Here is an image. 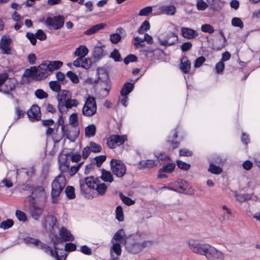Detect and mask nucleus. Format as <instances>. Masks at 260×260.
<instances>
[{
	"label": "nucleus",
	"instance_id": "19",
	"mask_svg": "<svg viewBox=\"0 0 260 260\" xmlns=\"http://www.w3.org/2000/svg\"><path fill=\"white\" fill-rule=\"evenodd\" d=\"M112 246L110 248L111 260H119L121 254V244L118 243H112Z\"/></svg>",
	"mask_w": 260,
	"mask_h": 260
},
{
	"label": "nucleus",
	"instance_id": "9",
	"mask_svg": "<svg viewBox=\"0 0 260 260\" xmlns=\"http://www.w3.org/2000/svg\"><path fill=\"white\" fill-rule=\"evenodd\" d=\"M59 235L61 237V239L56 235L52 238L54 248L56 250L58 249L57 245L58 243H62L63 241H72L74 240V237L71 234L70 232L64 227H62L60 230Z\"/></svg>",
	"mask_w": 260,
	"mask_h": 260
},
{
	"label": "nucleus",
	"instance_id": "60",
	"mask_svg": "<svg viewBox=\"0 0 260 260\" xmlns=\"http://www.w3.org/2000/svg\"><path fill=\"white\" fill-rule=\"evenodd\" d=\"M36 38L41 40L44 41L46 39L47 36L46 34L42 29H38L36 33Z\"/></svg>",
	"mask_w": 260,
	"mask_h": 260
},
{
	"label": "nucleus",
	"instance_id": "14",
	"mask_svg": "<svg viewBox=\"0 0 260 260\" xmlns=\"http://www.w3.org/2000/svg\"><path fill=\"white\" fill-rule=\"evenodd\" d=\"M127 140L126 135H113L108 139L107 145L110 148H114L123 144Z\"/></svg>",
	"mask_w": 260,
	"mask_h": 260
},
{
	"label": "nucleus",
	"instance_id": "10",
	"mask_svg": "<svg viewBox=\"0 0 260 260\" xmlns=\"http://www.w3.org/2000/svg\"><path fill=\"white\" fill-rule=\"evenodd\" d=\"M151 242L149 241L142 242L134 241L132 242H127L126 248L130 252L136 254L140 252L144 248L151 246Z\"/></svg>",
	"mask_w": 260,
	"mask_h": 260
},
{
	"label": "nucleus",
	"instance_id": "50",
	"mask_svg": "<svg viewBox=\"0 0 260 260\" xmlns=\"http://www.w3.org/2000/svg\"><path fill=\"white\" fill-rule=\"evenodd\" d=\"M110 57L115 61H120L122 60L118 50L115 49L110 54Z\"/></svg>",
	"mask_w": 260,
	"mask_h": 260
},
{
	"label": "nucleus",
	"instance_id": "47",
	"mask_svg": "<svg viewBox=\"0 0 260 260\" xmlns=\"http://www.w3.org/2000/svg\"><path fill=\"white\" fill-rule=\"evenodd\" d=\"M120 197L123 203L127 206H131L135 203V201L124 195L120 194Z\"/></svg>",
	"mask_w": 260,
	"mask_h": 260
},
{
	"label": "nucleus",
	"instance_id": "49",
	"mask_svg": "<svg viewBox=\"0 0 260 260\" xmlns=\"http://www.w3.org/2000/svg\"><path fill=\"white\" fill-rule=\"evenodd\" d=\"M89 147L91 152L94 153L100 152L102 150V147L101 145L95 143V142H90L89 144Z\"/></svg>",
	"mask_w": 260,
	"mask_h": 260
},
{
	"label": "nucleus",
	"instance_id": "29",
	"mask_svg": "<svg viewBox=\"0 0 260 260\" xmlns=\"http://www.w3.org/2000/svg\"><path fill=\"white\" fill-rule=\"evenodd\" d=\"M106 24L104 23H99L98 24H96L95 25H93L87 29L85 32V34L87 35H93L100 30L103 29L105 26Z\"/></svg>",
	"mask_w": 260,
	"mask_h": 260
},
{
	"label": "nucleus",
	"instance_id": "52",
	"mask_svg": "<svg viewBox=\"0 0 260 260\" xmlns=\"http://www.w3.org/2000/svg\"><path fill=\"white\" fill-rule=\"evenodd\" d=\"M35 93L36 97L39 99H43L48 97V94L43 89H37Z\"/></svg>",
	"mask_w": 260,
	"mask_h": 260
},
{
	"label": "nucleus",
	"instance_id": "36",
	"mask_svg": "<svg viewBox=\"0 0 260 260\" xmlns=\"http://www.w3.org/2000/svg\"><path fill=\"white\" fill-rule=\"evenodd\" d=\"M96 127L94 124L89 125L85 128V134L86 137H93L95 134Z\"/></svg>",
	"mask_w": 260,
	"mask_h": 260
},
{
	"label": "nucleus",
	"instance_id": "16",
	"mask_svg": "<svg viewBox=\"0 0 260 260\" xmlns=\"http://www.w3.org/2000/svg\"><path fill=\"white\" fill-rule=\"evenodd\" d=\"M16 82L13 79H10L4 85H1L0 87V92L5 94H8L9 96L12 98L13 95L10 94V92L14 90L16 86Z\"/></svg>",
	"mask_w": 260,
	"mask_h": 260
},
{
	"label": "nucleus",
	"instance_id": "39",
	"mask_svg": "<svg viewBox=\"0 0 260 260\" xmlns=\"http://www.w3.org/2000/svg\"><path fill=\"white\" fill-rule=\"evenodd\" d=\"M208 171L212 174H219L222 172V169L219 166L211 164L208 169Z\"/></svg>",
	"mask_w": 260,
	"mask_h": 260
},
{
	"label": "nucleus",
	"instance_id": "5",
	"mask_svg": "<svg viewBox=\"0 0 260 260\" xmlns=\"http://www.w3.org/2000/svg\"><path fill=\"white\" fill-rule=\"evenodd\" d=\"M166 188L185 194L193 193V191L189 188L188 183L185 181L180 179L169 184L167 186L164 185V189Z\"/></svg>",
	"mask_w": 260,
	"mask_h": 260
},
{
	"label": "nucleus",
	"instance_id": "54",
	"mask_svg": "<svg viewBox=\"0 0 260 260\" xmlns=\"http://www.w3.org/2000/svg\"><path fill=\"white\" fill-rule=\"evenodd\" d=\"M121 39V36L117 32L111 34L110 36V40L113 44H116Z\"/></svg>",
	"mask_w": 260,
	"mask_h": 260
},
{
	"label": "nucleus",
	"instance_id": "26",
	"mask_svg": "<svg viewBox=\"0 0 260 260\" xmlns=\"http://www.w3.org/2000/svg\"><path fill=\"white\" fill-rule=\"evenodd\" d=\"M158 160H145L139 162L138 168L139 169H144L145 168H151L155 166Z\"/></svg>",
	"mask_w": 260,
	"mask_h": 260
},
{
	"label": "nucleus",
	"instance_id": "33",
	"mask_svg": "<svg viewBox=\"0 0 260 260\" xmlns=\"http://www.w3.org/2000/svg\"><path fill=\"white\" fill-rule=\"evenodd\" d=\"M101 179L105 182L111 183L114 178L110 172L103 169L102 170Z\"/></svg>",
	"mask_w": 260,
	"mask_h": 260
},
{
	"label": "nucleus",
	"instance_id": "43",
	"mask_svg": "<svg viewBox=\"0 0 260 260\" xmlns=\"http://www.w3.org/2000/svg\"><path fill=\"white\" fill-rule=\"evenodd\" d=\"M116 218L119 221H122L124 219L123 212L121 206L117 207L116 209Z\"/></svg>",
	"mask_w": 260,
	"mask_h": 260
},
{
	"label": "nucleus",
	"instance_id": "6",
	"mask_svg": "<svg viewBox=\"0 0 260 260\" xmlns=\"http://www.w3.org/2000/svg\"><path fill=\"white\" fill-rule=\"evenodd\" d=\"M97 111V106L94 98L88 96L82 109V114L85 117H90L94 116Z\"/></svg>",
	"mask_w": 260,
	"mask_h": 260
},
{
	"label": "nucleus",
	"instance_id": "64",
	"mask_svg": "<svg viewBox=\"0 0 260 260\" xmlns=\"http://www.w3.org/2000/svg\"><path fill=\"white\" fill-rule=\"evenodd\" d=\"M26 36L27 38V39L30 41L32 45H35L36 44L37 38L36 35H35L34 34L31 32H27L26 34Z\"/></svg>",
	"mask_w": 260,
	"mask_h": 260
},
{
	"label": "nucleus",
	"instance_id": "55",
	"mask_svg": "<svg viewBox=\"0 0 260 260\" xmlns=\"http://www.w3.org/2000/svg\"><path fill=\"white\" fill-rule=\"evenodd\" d=\"M177 165L179 168L181 170L187 171L189 169L190 166L189 164L181 160L177 161Z\"/></svg>",
	"mask_w": 260,
	"mask_h": 260
},
{
	"label": "nucleus",
	"instance_id": "15",
	"mask_svg": "<svg viewBox=\"0 0 260 260\" xmlns=\"http://www.w3.org/2000/svg\"><path fill=\"white\" fill-rule=\"evenodd\" d=\"M69 156L64 153H61L58 156V161L59 169L61 172H67L70 166Z\"/></svg>",
	"mask_w": 260,
	"mask_h": 260
},
{
	"label": "nucleus",
	"instance_id": "27",
	"mask_svg": "<svg viewBox=\"0 0 260 260\" xmlns=\"http://www.w3.org/2000/svg\"><path fill=\"white\" fill-rule=\"evenodd\" d=\"M45 62L51 74L53 71L56 70L60 68L63 64L61 61L59 60H55L52 61H46Z\"/></svg>",
	"mask_w": 260,
	"mask_h": 260
},
{
	"label": "nucleus",
	"instance_id": "30",
	"mask_svg": "<svg viewBox=\"0 0 260 260\" xmlns=\"http://www.w3.org/2000/svg\"><path fill=\"white\" fill-rule=\"evenodd\" d=\"M88 53L87 48L84 45H81L76 49L74 54L76 56L84 57Z\"/></svg>",
	"mask_w": 260,
	"mask_h": 260
},
{
	"label": "nucleus",
	"instance_id": "63",
	"mask_svg": "<svg viewBox=\"0 0 260 260\" xmlns=\"http://www.w3.org/2000/svg\"><path fill=\"white\" fill-rule=\"evenodd\" d=\"M137 60V57L136 56L133 54H129L124 59V62L125 64H127L129 62L136 61Z\"/></svg>",
	"mask_w": 260,
	"mask_h": 260
},
{
	"label": "nucleus",
	"instance_id": "8",
	"mask_svg": "<svg viewBox=\"0 0 260 260\" xmlns=\"http://www.w3.org/2000/svg\"><path fill=\"white\" fill-rule=\"evenodd\" d=\"M110 167L113 174L118 178L122 177L126 173V166L120 160L111 159Z\"/></svg>",
	"mask_w": 260,
	"mask_h": 260
},
{
	"label": "nucleus",
	"instance_id": "45",
	"mask_svg": "<svg viewBox=\"0 0 260 260\" xmlns=\"http://www.w3.org/2000/svg\"><path fill=\"white\" fill-rule=\"evenodd\" d=\"M201 29L202 31L204 32H208L209 34H212L214 31V29L213 27L209 24H203L201 26Z\"/></svg>",
	"mask_w": 260,
	"mask_h": 260
},
{
	"label": "nucleus",
	"instance_id": "31",
	"mask_svg": "<svg viewBox=\"0 0 260 260\" xmlns=\"http://www.w3.org/2000/svg\"><path fill=\"white\" fill-rule=\"evenodd\" d=\"M134 88V83L129 82L125 83L120 91V95H128L131 92Z\"/></svg>",
	"mask_w": 260,
	"mask_h": 260
},
{
	"label": "nucleus",
	"instance_id": "1",
	"mask_svg": "<svg viewBox=\"0 0 260 260\" xmlns=\"http://www.w3.org/2000/svg\"><path fill=\"white\" fill-rule=\"evenodd\" d=\"M189 249L194 253L205 255L209 260H223V254L214 247L191 239L188 241Z\"/></svg>",
	"mask_w": 260,
	"mask_h": 260
},
{
	"label": "nucleus",
	"instance_id": "12",
	"mask_svg": "<svg viewBox=\"0 0 260 260\" xmlns=\"http://www.w3.org/2000/svg\"><path fill=\"white\" fill-rule=\"evenodd\" d=\"M64 24V17L58 15L53 17H47L45 20L46 25L55 30L60 29Z\"/></svg>",
	"mask_w": 260,
	"mask_h": 260
},
{
	"label": "nucleus",
	"instance_id": "22",
	"mask_svg": "<svg viewBox=\"0 0 260 260\" xmlns=\"http://www.w3.org/2000/svg\"><path fill=\"white\" fill-rule=\"evenodd\" d=\"M117 242L120 244H124L126 245V237L125 235L124 231L121 229L118 230L114 235L112 239L111 240V243Z\"/></svg>",
	"mask_w": 260,
	"mask_h": 260
},
{
	"label": "nucleus",
	"instance_id": "11",
	"mask_svg": "<svg viewBox=\"0 0 260 260\" xmlns=\"http://www.w3.org/2000/svg\"><path fill=\"white\" fill-rule=\"evenodd\" d=\"M79 105V102L76 99H72L71 98L67 101L66 103L58 110L60 115L58 119L59 124H63V119L62 115L67 114L69 111V109L72 108L73 107H77Z\"/></svg>",
	"mask_w": 260,
	"mask_h": 260
},
{
	"label": "nucleus",
	"instance_id": "58",
	"mask_svg": "<svg viewBox=\"0 0 260 260\" xmlns=\"http://www.w3.org/2000/svg\"><path fill=\"white\" fill-rule=\"evenodd\" d=\"M152 12V7H147L141 9L139 13V15L141 16H146L150 14Z\"/></svg>",
	"mask_w": 260,
	"mask_h": 260
},
{
	"label": "nucleus",
	"instance_id": "13",
	"mask_svg": "<svg viewBox=\"0 0 260 260\" xmlns=\"http://www.w3.org/2000/svg\"><path fill=\"white\" fill-rule=\"evenodd\" d=\"M12 39L9 36H3L0 39V49L3 54H11L12 53L11 45Z\"/></svg>",
	"mask_w": 260,
	"mask_h": 260
},
{
	"label": "nucleus",
	"instance_id": "44",
	"mask_svg": "<svg viewBox=\"0 0 260 260\" xmlns=\"http://www.w3.org/2000/svg\"><path fill=\"white\" fill-rule=\"evenodd\" d=\"M93 55L95 57L100 58L104 55V50L102 47L96 46L94 48Z\"/></svg>",
	"mask_w": 260,
	"mask_h": 260
},
{
	"label": "nucleus",
	"instance_id": "20",
	"mask_svg": "<svg viewBox=\"0 0 260 260\" xmlns=\"http://www.w3.org/2000/svg\"><path fill=\"white\" fill-rule=\"evenodd\" d=\"M28 117L33 121H38L41 119V113L40 108L37 105H33L27 111Z\"/></svg>",
	"mask_w": 260,
	"mask_h": 260
},
{
	"label": "nucleus",
	"instance_id": "23",
	"mask_svg": "<svg viewBox=\"0 0 260 260\" xmlns=\"http://www.w3.org/2000/svg\"><path fill=\"white\" fill-rule=\"evenodd\" d=\"M56 220L54 216L52 215L47 216L42 221V225L47 230H51L55 224Z\"/></svg>",
	"mask_w": 260,
	"mask_h": 260
},
{
	"label": "nucleus",
	"instance_id": "53",
	"mask_svg": "<svg viewBox=\"0 0 260 260\" xmlns=\"http://www.w3.org/2000/svg\"><path fill=\"white\" fill-rule=\"evenodd\" d=\"M208 6L207 3L205 2L203 0H198L197 3V7L198 10L204 11Z\"/></svg>",
	"mask_w": 260,
	"mask_h": 260
},
{
	"label": "nucleus",
	"instance_id": "56",
	"mask_svg": "<svg viewBox=\"0 0 260 260\" xmlns=\"http://www.w3.org/2000/svg\"><path fill=\"white\" fill-rule=\"evenodd\" d=\"M49 86L54 91L59 92L60 91V85L57 81H50L49 82Z\"/></svg>",
	"mask_w": 260,
	"mask_h": 260
},
{
	"label": "nucleus",
	"instance_id": "51",
	"mask_svg": "<svg viewBox=\"0 0 260 260\" xmlns=\"http://www.w3.org/2000/svg\"><path fill=\"white\" fill-rule=\"evenodd\" d=\"M67 76L70 79L72 82L77 84L79 82V79L76 74L72 71H68L67 73Z\"/></svg>",
	"mask_w": 260,
	"mask_h": 260
},
{
	"label": "nucleus",
	"instance_id": "38",
	"mask_svg": "<svg viewBox=\"0 0 260 260\" xmlns=\"http://www.w3.org/2000/svg\"><path fill=\"white\" fill-rule=\"evenodd\" d=\"M149 29H150L149 22L148 21L145 20L141 25L140 27H139V29L138 30V32L140 34H143L145 31L148 30Z\"/></svg>",
	"mask_w": 260,
	"mask_h": 260
},
{
	"label": "nucleus",
	"instance_id": "24",
	"mask_svg": "<svg viewBox=\"0 0 260 260\" xmlns=\"http://www.w3.org/2000/svg\"><path fill=\"white\" fill-rule=\"evenodd\" d=\"M172 133H173L172 136L169 137L167 142L170 145V149L171 148L173 150L178 147L179 142L175 140L178 137V132L177 129H174Z\"/></svg>",
	"mask_w": 260,
	"mask_h": 260
},
{
	"label": "nucleus",
	"instance_id": "3",
	"mask_svg": "<svg viewBox=\"0 0 260 260\" xmlns=\"http://www.w3.org/2000/svg\"><path fill=\"white\" fill-rule=\"evenodd\" d=\"M50 72L46 62H43L38 68L31 67L27 69L24 72V76L26 77H33L36 80H41L47 78Z\"/></svg>",
	"mask_w": 260,
	"mask_h": 260
},
{
	"label": "nucleus",
	"instance_id": "42",
	"mask_svg": "<svg viewBox=\"0 0 260 260\" xmlns=\"http://www.w3.org/2000/svg\"><path fill=\"white\" fill-rule=\"evenodd\" d=\"M13 224V221L12 219H8L1 223L0 228L4 230L8 229L12 227Z\"/></svg>",
	"mask_w": 260,
	"mask_h": 260
},
{
	"label": "nucleus",
	"instance_id": "48",
	"mask_svg": "<svg viewBox=\"0 0 260 260\" xmlns=\"http://www.w3.org/2000/svg\"><path fill=\"white\" fill-rule=\"evenodd\" d=\"M79 183L81 193L84 195H87L88 194V189H89V187H87V185L85 184L83 179L80 180Z\"/></svg>",
	"mask_w": 260,
	"mask_h": 260
},
{
	"label": "nucleus",
	"instance_id": "21",
	"mask_svg": "<svg viewBox=\"0 0 260 260\" xmlns=\"http://www.w3.org/2000/svg\"><path fill=\"white\" fill-rule=\"evenodd\" d=\"M182 37L187 39H193L199 36V33L195 30L189 27H182L181 28Z\"/></svg>",
	"mask_w": 260,
	"mask_h": 260
},
{
	"label": "nucleus",
	"instance_id": "46",
	"mask_svg": "<svg viewBox=\"0 0 260 260\" xmlns=\"http://www.w3.org/2000/svg\"><path fill=\"white\" fill-rule=\"evenodd\" d=\"M232 25L235 27H239L242 28L244 27V24L242 21L238 17H234L232 19Z\"/></svg>",
	"mask_w": 260,
	"mask_h": 260
},
{
	"label": "nucleus",
	"instance_id": "28",
	"mask_svg": "<svg viewBox=\"0 0 260 260\" xmlns=\"http://www.w3.org/2000/svg\"><path fill=\"white\" fill-rule=\"evenodd\" d=\"M96 75L98 79L102 82H106L108 79V74L106 70L103 68H99L97 69Z\"/></svg>",
	"mask_w": 260,
	"mask_h": 260
},
{
	"label": "nucleus",
	"instance_id": "62",
	"mask_svg": "<svg viewBox=\"0 0 260 260\" xmlns=\"http://www.w3.org/2000/svg\"><path fill=\"white\" fill-rule=\"evenodd\" d=\"M106 156L105 155H100L96 156L94 158V160L96 161V165L98 167H100L103 164L106 160Z\"/></svg>",
	"mask_w": 260,
	"mask_h": 260
},
{
	"label": "nucleus",
	"instance_id": "41",
	"mask_svg": "<svg viewBox=\"0 0 260 260\" xmlns=\"http://www.w3.org/2000/svg\"><path fill=\"white\" fill-rule=\"evenodd\" d=\"M176 7L173 5L164 7V13L168 15H174L176 12Z\"/></svg>",
	"mask_w": 260,
	"mask_h": 260
},
{
	"label": "nucleus",
	"instance_id": "61",
	"mask_svg": "<svg viewBox=\"0 0 260 260\" xmlns=\"http://www.w3.org/2000/svg\"><path fill=\"white\" fill-rule=\"evenodd\" d=\"M81 67L84 69H88L91 65V60L89 58L82 57V61L81 62Z\"/></svg>",
	"mask_w": 260,
	"mask_h": 260
},
{
	"label": "nucleus",
	"instance_id": "40",
	"mask_svg": "<svg viewBox=\"0 0 260 260\" xmlns=\"http://www.w3.org/2000/svg\"><path fill=\"white\" fill-rule=\"evenodd\" d=\"M66 194L69 199H73L75 198V189L71 186H68L66 188Z\"/></svg>",
	"mask_w": 260,
	"mask_h": 260
},
{
	"label": "nucleus",
	"instance_id": "17",
	"mask_svg": "<svg viewBox=\"0 0 260 260\" xmlns=\"http://www.w3.org/2000/svg\"><path fill=\"white\" fill-rule=\"evenodd\" d=\"M71 93L68 90H60L58 93L57 97L58 102V110L63 106L66 102L71 98Z\"/></svg>",
	"mask_w": 260,
	"mask_h": 260
},
{
	"label": "nucleus",
	"instance_id": "7",
	"mask_svg": "<svg viewBox=\"0 0 260 260\" xmlns=\"http://www.w3.org/2000/svg\"><path fill=\"white\" fill-rule=\"evenodd\" d=\"M66 185L65 177L62 174L58 175L52 183L51 195L53 198L59 196Z\"/></svg>",
	"mask_w": 260,
	"mask_h": 260
},
{
	"label": "nucleus",
	"instance_id": "2",
	"mask_svg": "<svg viewBox=\"0 0 260 260\" xmlns=\"http://www.w3.org/2000/svg\"><path fill=\"white\" fill-rule=\"evenodd\" d=\"M24 241L26 244L33 245L44 250L45 252L49 253L51 256L55 257L56 260H66V253L64 252L63 254L59 255L57 251H53L50 247L42 243L36 239L31 237H26L24 239Z\"/></svg>",
	"mask_w": 260,
	"mask_h": 260
},
{
	"label": "nucleus",
	"instance_id": "35",
	"mask_svg": "<svg viewBox=\"0 0 260 260\" xmlns=\"http://www.w3.org/2000/svg\"><path fill=\"white\" fill-rule=\"evenodd\" d=\"M178 41V37L175 33L171 34L170 37L164 40V46H170L174 44Z\"/></svg>",
	"mask_w": 260,
	"mask_h": 260
},
{
	"label": "nucleus",
	"instance_id": "34",
	"mask_svg": "<svg viewBox=\"0 0 260 260\" xmlns=\"http://www.w3.org/2000/svg\"><path fill=\"white\" fill-rule=\"evenodd\" d=\"M83 180L90 189H95L98 183L96 179L93 177H86Z\"/></svg>",
	"mask_w": 260,
	"mask_h": 260
},
{
	"label": "nucleus",
	"instance_id": "37",
	"mask_svg": "<svg viewBox=\"0 0 260 260\" xmlns=\"http://www.w3.org/2000/svg\"><path fill=\"white\" fill-rule=\"evenodd\" d=\"M95 189L99 195L103 196L105 193L107 189V186L104 183H98Z\"/></svg>",
	"mask_w": 260,
	"mask_h": 260
},
{
	"label": "nucleus",
	"instance_id": "4",
	"mask_svg": "<svg viewBox=\"0 0 260 260\" xmlns=\"http://www.w3.org/2000/svg\"><path fill=\"white\" fill-rule=\"evenodd\" d=\"M47 199L45 189L42 186L33 188L31 195L28 198L30 204L43 205Z\"/></svg>",
	"mask_w": 260,
	"mask_h": 260
},
{
	"label": "nucleus",
	"instance_id": "57",
	"mask_svg": "<svg viewBox=\"0 0 260 260\" xmlns=\"http://www.w3.org/2000/svg\"><path fill=\"white\" fill-rule=\"evenodd\" d=\"M175 167V164L174 163H169L166 165H164V173H172Z\"/></svg>",
	"mask_w": 260,
	"mask_h": 260
},
{
	"label": "nucleus",
	"instance_id": "25",
	"mask_svg": "<svg viewBox=\"0 0 260 260\" xmlns=\"http://www.w3.org/2000/svg\"><path fill=\"white\" fill-rule=\"evenodd\" d=\"M180 70L185 74L188 73L190 70V62L186 56H183L180 59Z\"/></svg>",
	"mask_w": 260,
	"mask_h": 260
},
{
	"label": "nucleus",
	"instance_id": "59",
	"mask_svg": "<svg viewBox=\"0 0 260 260\" xmlns=\"http://www.w3.org/2000/svg\"><path fill=\"white\" fill-rule=\"evenodd\" d=\"M16 216L19 221L24 222L27 218L26 214L22 211L17 210L16 211Z\"/></svg>",
	"mask_w": 260,
	"mask_h": 260
},
{
	"label": "nucleus",
	"instance_id": "18",
	"mask_svg": "<svg viewBox=\"0 0 260 260\" xmlns=\"http://www.w3.org/2000/svg\"><path fill=\"white\" fill-rule=\"evenodd\" d=\"M29 213L33 219L38 220L42 215L44 209L41 206H38V204H30Z\"/></svg>",
	"mask_w": 260,
	"mask_h": 260
},
{
	"label": "nucleus",
	"instance_id": "32",
	"mask_svg": "<svg viewBox=\"0 0 260 260\" xmlns=\"http://www.w3.org/2000/svg\"><path fill=\"white\" fill-rule=\"evenodd\" d=\"M210 10L213 11H219L221 8L219 5L220 0H207Z\"/></svg>",
	"mask_w": 260,
	"mask_h": 260
}]
</instances>
